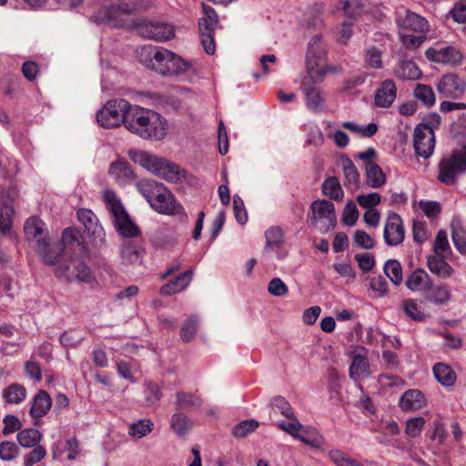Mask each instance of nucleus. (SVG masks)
<instances>
[{
    "label": "nucleus",
    "instance_id": "obj_1",
    "mask_svg": "<svg viewBox=\"0 0 466 466\" xmlns=\"http://www.w3.org/2000/svg\"><path fill=\"white\" fill-rule=\"evenodd\" d=\"M126 128L142 139L160 141L168 132V123L160 114L135 106L129 113Z\"/></svg>",
    "mask_w": 466,
    "mask_h": 466
},
{
    "label": "nucleus",
    "instance_id": "obj_2",
    "mask_svg": "<svg viewBox=\"0 0 466 466\" xmlns=\"http://www.w3.org/2000/svg\"><path fill=\"white\" fill-rule=\"evenodd\" d=\"M127 155L135 164L161 179L177 183L186 178V171L165 157L136 148H130Z\"/></svg>",
    "mask_w": 466,
    "mask_h": 466
},
{
    "label": "nucleus",
    "instance_id": "obj_3",
    "mask_svg": "<svg viewBox=\"0 0 466 466\" xmlns=\"http://www.w3.org/2000/svg\"><path fill=\"white\" fill-rule=\"evenodd\" d=\"M136 188L150 207L160 214L175 215L183 210L174 195L162 183L153 179H142L136 183Z\"/></svg>",
    "mask_w": 466,
    "mask_h": 466
},
{
    "label": "nucleus",
    "instance_id": "obj_4",
    "mask_svg": "<svg viewBox=\"0 0 466 466\" xmlns=\"http://www.w3.org/2000/svg\"><path fill=\"white\" fill-rule=\"evenodd\" d=\"M146 66L160 75L175 77H181L189 71H194L190 61L163 47L157 48L152 54Z\"/></svg>",
    "mask_w": 466,
    "mask_h": 466
},
{
    "label": "nucleus",
    "instance_id": "obj_5",
    "mask_svg": "<svg viewBox=\"0 0 466 466\" xmlns=\"http://www.w3.org/2000/svg\"><path fill=\"white\" fill-rule=\"evenodd\" d=\"M326 56V44L320 35H316L309 40L306 54L307 71L313 82L322 81L327 73Z\"/></svg>",
    "mask_w": 466,
    "mask_h": 466
},
{
    "label": "nucleus",
    "instance_id": "obj_6",
    "mask_svg": "<svg viewBox=\"0 0 466 466\" xmlns=\"http://www.w3.org/2000/svg\"><path fill=\"white\" fill-rule=\"evenodd\" d=\"M132 106L125 99H112L96 113V121L104 128H115L121 124L126 126Z\"/></svg>",
    "mask_w": 466,
    "mask_h": 466
},
{
    "label": "nucleus",
    "instance_id": "obj_7",
    "mask_svg": "<svg viewBox=\"0 0 466 466\" xmlns=\"http://www.w3.org/2000/svg\"><path fill=\"white\" fill-rule=\"evenodd\" d=\"M441 117L437 114L431 115L425 122L417 126L413 135V147L418 156L429 158L435 147L434 127H438Z\"/></svg>",
    "mask_w": 466,
    "mask_h": 466
},
{
    "label": "nucleus",
    "instance_id": "obj_8",
    "mask_svg": "<svg viewBox=\"0 0 466 466\" xmlns=\"http://www.w3.org/2000/svg\"><path fill=\"white\" fill-rule=\"evenodd\" d=\"M104 200L114 218L116 230L124 237L132 238L138 234L137 227L131 221L115 192L106 190Z\"/></svg>",
    "mask_w": 466,
    "mask_h": 466
},
{
    "label": "nucleus",
    "instance_id": "obj_9",
    "mask_svg": "<svg viewBox=\"0 0 466 466\" xmlns=\"http://www.w3.org/2000/svg\"><path fill=\"white\" fill-rule=\"evenodd\" d=\"M439 180L446 185H452L457 177L466 172V150L456 151L441 161L439 165Z\"/></svg>",
    "mask_w": 466,
    "mask_h": 466
},
{
    "label": "nucleus",
    "instance_id": "obj_10",
    "mask_svg": "<svg viewBox=\"0 0 466 466\" xmlns=\"http://www.w3.org/2000/svg\"><path fill=\"white\" fill-rule=\"evenodd\" d=\"M312 223L321 231L327 232L335 228L337 217L334 204L328 200H315L311 203Z\"/></svg>",
    "mask_w": 466,
    "mask_h": 466
},
{
    "label": "nucleus",
    "instance_id": "obj_11",
    "mask_svg": "<svg viewBox=\"0 0 466 466\" xmlns=\"http://www.w3.org/2000/svg\"><path fill=\"white\" fill-rule=\"evenodd\" d=\"M425 56L433 63L453 67L461 66L464 58L461 50L451 45L429 47L425 51Z\"/></svg>",
    "mask_w": 466,
    "mask_h": 466
},
{
    "label": "nucleus",
    "instance_id": "obj_12",
    "mask_svg": "<svg viewBox=\"0 0 466 466\" xmlns=\"http://www.w3.org/2000/svg\"><path fill=\"white\" fill-rule=\"evenodd\" d=\"M56 275L67 281L90 283L94 279L90 268L79 259H71L70 261L60 265L56 269Z\"/></svg>",
    "mask_w": 466,
    "mask_h": 466
},
{
    "label": "nucleus",
    "instance_id": "obj_13",
    "mask_svg": "<svg viewBox=\"0 0 466 466\" xmlns=\"http://www.w3.org/2000/svg\"><path fill=\"white\" fill-rule=\"evenodd\" d=\"M436 89L443 97L458 99L463 96L466 90V81L458 74L448 73L438 79Z\"/></svg>",
    "mask_w": 466,
    "mask_h": 466
},
{
    "label": "nucleus",
    "instance_id": "obj_14",
    "mask_svg": "<svg viewBox=\"0 0 466 466\" xmlns=\"http://www.w3.org/2000/svg\"><path fill=\"white\" fill-rule=\"evenodd\" d=\"M395 21L398 26L404 29L418 33H428L430 31L429 22L423 16L404 7L396 11Z\"/></svg>",
    "mask_w": 466,
    "mask_h": 466
},
{
    "label": "nucleus",
    "instance_id": "obj_15",
    "mask_svg": "<svg viewBox=\"0 0 466 466\" xmlns=\"http://www.w3.org/2000/svg\"><path fill=\"white\" fill-rule=\"evenodd\" d=\"M350 356L351 364L350 366V378L358 381L370 374L368 350L362 347L354 348Z\"/></svg>",
    "mask_w": 466,
    "mask_h": 466
},
{
    "label": "nucleus",
    "instance_id": "obj_16",
    "mask_svg": "<svg viewBox=\"0 0 466 466\" xmlns=\"http://www.w3.org/2000/svg\"><path fill=\"white\" fill-rule=\"evenodd\" d=\"M377 150L369 147L365 151L357 154L356 158L359 159L365 170L367 183L372 187H379V167L377 165Z\"/></svg>",
    "mask_w": 466,
    "mask_h": 466
},
{
    "label": "nucleus",
    "instance_id": "obj_17",
    "mask_svg": "<svg viewBox=\"0 0 466 466\" xmlns=\"http://www.w3.org/2000/svg\"><path fill=\"white\" fill-rule=\"evenodd\" d=\"M405 236L401 218L396 213L389 214L384 226L383 237L389 246L400 244Z\"/></svg>",
    "mask_w": 466,
    "mask_h": 466
},
{
    "label": "nucleus",
    "instance_id": "obj_18",
    "mask_svg": "<svg viewBox=\"0 0 466 466\" xmlns=\"http://www.w3.org/2000/svg\"><path fill=\"white\" fill-rule=\"evenodd\" d=\"M265 253L270 257H276L282 260L287 256V251L282 249L283 232L279 227H271L265 232Z\"/></svg>",
    "mask_w": 466,
    "mask_h": 466
},
{
    "label": "nucleus",
    "instance_id": "obj_19",
    "mask_svg": "<svg viewBox=\"0 0 466 466\" xmlns=\"http://www.w3.org/2000/svg\"><path fill=\"white\" fill-rule=\"evenodd\" d=\"M15 218L13 200L10 195L5 191L0 192V233L9 235L11 233Z\"/></svg>",
    "mask_w": 466,
    "mask_h": 466
},
{
    "label": "nucleus",
    "instance_id": "obj_20",
    "mask_svg": "<svg viewBox=\"0 0 466 466\" xmlns=\"http://www.w3.org/2000/svg\"><path fill=\"white\" fill-rule=\"evenodd\" d=\"M141 34L149 39L164 42L171 39L174 35V27L168 24L152 23L144 24L141 28Z\"/></svg>",
    "mask_w": 466,
    "mask_h": 466
},
{
    "label": "nucleus",
    "instance_id": "obj_21",
    "mask_svg": "<svg viewBox=\"0 0 466 466\" xmlns=\"http://www.w3.org/2000/svg\"><path fill=\"white\" fill-rule=\"evenodd\" d=\"M289 421L288 422H280L279 424V427L284 431L285 432L289 433V435L293 436L294 438L299 440L305 444H308L314 448L320 447L322 441L320 438L319 437H313V438H308L301 434L302 431V424L299 422V420L293 416L292 419H289Z\"/></svg>",
    "mask_w": 466,
    "mask_h": 466
},
{
    "label": "nucleus",
    "instance_id": "obj_22",
    "mask_svg": "<svg viewBox=\"0 0 466 466\" xmlns=\"http://www.w3.org/2000/svg\"><path fill=\"white\" fill-rule=\"evenodd\" d=\"M108 173L115 181L121 186L130 184L135 179L133 169L129 164L123 159L112 162Z\"/></svg>",
    "mask_w": 466,
    "mask_h": 466
},
{
    "label": "nucleus",
    "instance_id": "obj_23",
    "mask_svg": "<svg viewBox=\"0 0 466 466\" xmlns=\"http://www.w3.org/2000/svg\"><path fill=\"white\" fill-rule=\"evenodd\" d=\"M36 252L42 257L45 263L54 265L57 258L66 249L61 243L56 242L50 244L49 239L39 240L35 246Z\"/></svg>",
    "mask_w": 466,
    "mask_h": 466
},
{
    "label": "nucleus",
    "instance_id": "obj_24",
    "mask_svg": "<svg viewBox=\"0 0 466 466\" xmlns=\"http://www.w3.org/2000/svg\"><path fill=\"white\" fill-rule=\"evenodd\" d=\"M25 235L28 240H35L38 245L39 240H47V229L43 220L36 217L29 218L25 223Z\"/></svg>",
    "mask_w": 466,
    "mask_h": 466
},
{
    "label": "nucleus",
    "instance_id": "obj_25",
    "mask_svg": "<svg viewBox=\"0 0 466 466\" xmlns=\"http://www.w3.org/2000/svg\"><path fill=\"white\" fill-rule=\"evenodd\" d=\"M77 218L90 236L102 238L104 229L98 223L96 216L91 210L86 208L78 210Z\"/></svg>",
    "mask_w": 466,
    "mask_h": 466
},
{
    "label": "nucleus",
    "instance_id": "obj_26",
    "mask_svg": "<svg viewBox=\"0 0 466 466\" xmlns=\"http://www.w3.org/2000/svg\"><path fill=\"white\" fill-rule=\"evenodd\" d=\"M447 255H431L428 258V268L432 274L447 279L453 274V268L446 262Z\"/></svg>",
    "mask_w": 466,
    "mask_h": 466
},
{
    "label": "nucleus",
    "instance_id": "obj_27",
    "mask_svg": "<svg viewBox=\"0 0 466 466\" xmlns=\"http://www.w3.org/2000/svg\"><path fill=\"white\" fill-rule=\"evenodd\" d=\"M406 286L412 291H426L431 286V278L425 270L416 269L408 277Z\"/></svg>",
    "mask_w": 466,
    "mask_h": 466
},
{
    "label": "nucleus",
    "instance_id": "obj_28",
    "mask_svg": "<svg viewBox=\"0 0 466 466\" xmlns=\"http://www.w3.org/2000/svg\"><path fill=\"white\" fill-rule=\"evenodd\" d=\"M192 270H187L180 274L174 280L163 286L160 289V293L162 295L169 296L184 290L189 285L192 279Z\"/></svg>",
    "mask_w": 466,
    "mask_h": 466
},
{
    "label": "nucleus",
    "instance_id": "obj_29",
    "mask_svg": "<svg viewBox=\"0 0 466 466\" xmlns=\"http://www.w3.org/2000/svg\"><path fill=\"white\" fill-rule=\"evenodd\" d=\"M400 405L403 410H416L424 405L423 394L418 390H409L401 397Z\"/></svg>",
    "mask_w": 466,
    "mask_h": 466
},
{
    "label": "nucleus",
    "instance_id": "obj_30",
    "mask_svg": "<svg viewBox=\"0 0 466 466\" xmlns=\"http://www.w3.org/2000/svg\"><path fill=\"white\" fill-rule=\"evenodd\" d=\"M52 405L51 398L45 391H40L34 399L30 409V415L35 418H40L46 415Z\"/></svg>",
    "mask_w": 466,
    "mask_h": 466
},
{
    "label": "nucleus",
    "instance_id": "obj_31",
    "mask_svg": "<svg viewBox=\"0 0 466 466\" xmlns=\"http://www.w3.org/2000/svg\"><path fill=\"white\" fill-rule=\"evenodd\" d=\"M398 77L407 80H417L422 76L421 70L411 60H402L395 70Z\"/></svg>",
    "mask_w": 466,
    "mask_h": 466
},
{
    "label": "nucleus",
    "instance_id": "obj_32",
    "mask_svg": "<svg viewBox=\"0 0 466 466\" xmlns=\"http://www.w3.org/2000/svg\"><path fill=\"white\" fill-rule=\"evenodd\" d=\"M433 374L437 381L445 387L454 385L457 379L455 371L444 363L435 364L433 366Z\"/></svg>",
    "mask_w": 466,
    "mask_h": 466
},
{
    "label": "nucleus",
    "instance_id": "obj_33",
    "mask_svg": "<svg viewBox=\"0 0 466 466\" xmlns=\"http://www.w3.org/2000/svg\"><path fill=\"white\" fill-rule=\"evenodd\" d=\"M192 421L187 415L177 412L171 416L170 428L178 436H186L192 429Z\"/></svg>",
    "mask_w": 466,
    "mask_h": 466
},
{
    "label": "nucleus",
    "instance_id": "obj_34",
    "mask_svg": "<svg viewBox=\"0 0 466 466\" xmlns=\"http://www.w3.org/2000/svg\"><path fill=\"white\" fill-rule=\"evenodd\" d=\"M341 127L360 137H370L378 131V126L375 123L360 125L353 121H345L341 124Z\"/></svg>",
    "mask_w": 466,
    "mask_h": 466
},
{
    "label": "nucleus",
    "instance_id": "obj_35",
    "mask_svg": "<svg viewBox=\"0 0 466 466\" xmlns=\"http://www.w3.org/2000/svg\"><path fill=\"white\" fill-rule=\"evenodd\" d=\"M302 89L306 96L307 106L311 111L321 110L324 103V99L320 95L319 90L313 86H307L303 83Z\"/></svg>",
    "mask_w": 466,
    "mask_h": 466
},
{
    "label": "nucleus",
    "instance_id": "obj_36",
    "mask_svg": "<svg viewBox=\"0 0 466 466\" xmlns=\"http://www.w3.org/2000/svg\"><path fill=\"white\" fill-rule=\"evenodd\" d=\"M427 291L426 299L431 303L442 305L451 299V290L447 285H431Z\"/></svg>",
    "mask_w": 466,
    "mask_h": 466
},
{
    "label": "nucleus",
    "instance_id": "obj_37",
    "mask_svg": "<svg viewBox=\"0 0 466 466\" xmlns=\"http://www.w3.org/2000/svg\"><path fill=\"white\" fill-rule=\"evenodd\" d=\"M451 238L456 249L461 254L466 253L465 230L460 219L451 222Z\"/></svg>",
    "mask_w": 466,
    "mask_h": 466
},
{
    "label": "nucleus",
    "instance_id": "obj_38",
    "mask_svg": "<svg viewBox=\"0 0 466 466\" xmlns=\"http://www.w3.org/2000/svg\"><path fill=\"white\" fill-rule=\"evenodd\" d=\"M397 97V86L392 80L380 83V107L390 106Z\"/></svg>",
    "mask_w": 466,
    "mask_h": 466
},
{
    "label": "nucleus",
    "instance_id": "obj_39",
    "mask_svg": "<svg viewBox=\"0 0 466 466\" xmlns=\"http://www.w3.org/2000/svg\"><path fill=\"white\" fill-rule=\"evenodd\" d=\"M26 397L25 389L19 384L14 383L3 390V398L8 403L19 404Z\"/></svg>",
    "mask_w": 466,
    "mask_h": 466
},
{
    "label": "nucleus",
    "instance_id": "obj_40",
    "mask_svg": "<svg viewBox=\"0 0 466 466\" xmlns=\"http://www.w3.org/2000/svg\"><path fill=\"white\" fill-rule=\"evenodd\" d=\"M201 404V399L192 393L177 392L176 394V407L178 410H190Z\"/></svg>",
    "mask_w": 466,
    "mask_h": 466
},
{
    "label": "nucleus",
    "instance_id": "obj_41",
    "mask_svg": "<svg viewBox=\"0 0 466 466\" xmlns=\"http://www.w3.org/2000/svg\"><path fill=\"white\" fill-rule=\"evenodd\" d=\"M364 9L363 0H345L342 3V12L345 18L354 21Z\"/></svg>",
    "mask_w": 466,
    "mask_h": 466
},
{
    "label": "nucleus",
    "instance_id": "obj_42",
    "mask_svg": "<svg viewBox=\"0 0 466 466\" xmlns=\"http://www.w3.org/2000/svg\"><path fill=\"white\" fill-rule=\"evenodd\" d=\"M414 96L424 106L430 107L435 104L436 98L433 89L431 86L418 84L414 89Z\"/></svg>",
    "mask_w": 466,
    "mask_h": 466
},
{
    "label": "nucleus",
    "instance_id": "obj_43",
    "mask_svg": "<svg viewBox=\"0 0 466 466\" xmlns=\"http://www.w3.org/2000/svg\"><path fill=\"white\" fill-rule=\"evenodd\" d=\"M16 439L21 446L32 448L40 441L41 434L37 430L25 429L18 432Z\"/></svg>",
    "mask_w": 466,
    "mask_h": 466
},
{
    "label": "nucleus",
    "instance_id": "obj_44",
    "mask_svg": "<svg viewBox=\"0 0 466 466\" xmlns=\"http://www.w3.org/2000/svg\"><path fill=\"white\" fill-rule=\"evenodd\" d=\"M153 422L150 420H139L129 426L128 434L134 438L141 439L153 431Z\"/></svg>",
    "mask_w": 466,
    "mask_h": 466
},
{
    "label": "nucleus",
    "instance_id": "obj_45",
    "mask_svg": "<svg viewBox=\"0 0 466 466\" xmlns=\"http://www.w3.org/2000/svg\"><path fill=\"white\" fill-rule=\"evenodd\" d=\"M322 192L324 195L335 199L341 200L343 190L336 177H329L322 184Z\"/></svg>",
    "mask_w": 466,
    "mask_h": 466
},
{
    "label": "nucleus",
    "instance_id": "obj_46",
    "mask_svg": "<svg viewBox=\"0 0 466 466\" xmlns=\"http://www.w3.org/2000/svg\"><path fill=\"white\" fill-rule=\"evenodd\" d=\"M384 273L390 279V281L399 285L402 281L401 266L397 260H389L384 265Z\"/></svg>",
    "mask_w": 466,
    "mask_h": 466
},
{
    "label": "nucleus",
    "instance_id": "obj_47",
    "mask_svg": "<svg viewBox=\"0 0 466 466\" xmlns=\"http://www.w3.org/2000/svg\"><path fill=\"white\" fill-rule=\"evenodd\" d=\"M198 319L196 316H192L188 318L184 324L182 325L180 337L181 339L185 342L191 341L198 330Z\"/></svg>",
    "mask_w": 466,
    "mask_h": 466
},
{
    "label": "nucleus",
    "instance_id": "obj_48",
    "mask_svg": "<svg viewBox=\"0 0 466 466\" xmlns=\"http://www.w3.org/2000/svg\"><path fill=\"white\" fill-rule=\"evenodd\" d=\"M258 425V421L253 419L242 420L232 429V434L236 438H244L253 432Z\"/></svg>",
    "mask_w": 466,
    "mask_h": 466
},
{
    "label": "nucleus",
    "instance_id": "obj_49",
    "mask_svg": "<svg viewBox=\"0 0 466 466\" xmlns=\"http://www.w3.org/2000/svg\"><path fill=\"white\" fill-rule=\"evenodd\" d=\"M425 420L422 417H415L406 421L405 434L409 438H416L420 435L424 426Z\"/></svg>",
    "mask_w": 466,
    "mask_h": 466
},
{
    "label": "nucleus",
    "instance_id": "obj_50",
    "mask_svg": "<svg viewBox=\"0 0 466 466\" xmlns=\"http://www.w3.org/2000/svg\"><path fill=\"white\" fill-rule=\"evenodd\" d=\"M451 247L448 240V235L445 230H440L434 240V255H449Z\"/></svg>",
    "mask_w": 466,
    "mask_h": 466
},
{
    "label": "nucleus",
    "instance_id": "obj_51",
    "mask_svg": "<svg viewBox=\"0 0 466 466\" xmlns=\"http://www.w3.org/2000/svg\"><path fill=\"white\" fill-rule=\"evenodd\" d=\"M329 458L337 466H360L359 462L339 450H331Z\"/></svg>",
    "mask_w": 466,
    "mask_h": 466
},
{
    "label": "nucleus",
    "instance_id": "obj_52",
    "mask_svg": "<svg viewBox=\"0 0 466 466\" xmlns=\"http://www.w3.org/2000/svg\"><path fill=\"white\" fill-rule=\"evenodd\" d=\"M271 406L275 411L279 412L287 419H292L294 416L290 404L282 397H275L271 401Z\"/></svg>",
    "mask_w": 466,
    "mask_h": 466
},
{
    "label": "nucleus",
    "instance_id": "obj_53",
    "mask_svg": "<svg viewBox=\"0 0 466 466\" xmlns=\"http://www.w3.org/2000/svg\"><path fill=\"white\" fill-rule=\"evenodd\" d=\"M268 292L274 297H285L289 293V287L280 278H273L268 284Z\"/></svg>",
    "mask_w": 466,
    "mask_h": 466
},
{
    "label": "nucleus",
    "instance_id": "obj_54",
    "mask_svg": "<svg viewBox=\"0 0 466 466\" xmlns=\"http://www.w3.org/2000/svg\"><path fill=\"white\" fill-rule=\"evenodd\" d=\"M359 218V211L353 201H349L342 213V222L347 226H353Z\"/></svg>",
    "mask_w": 466,
    "mask_h": 466
},
{
    "label": "nucleus",
    "instance_id": "obj_55",
    "mask_svg": "<svg viewBox=\"0 0 466 466\" xmlns=\"http://www.w3.org/2000/svg\"><path fill=\"white\" fill-rule=\"evenodd\" d=\"M418 206L429 218H435L441 212V205L437 201L420 200Z\"/></svg>",
    "mask_w": 466,
    "mask_h": 466
},
{
    "label": "nucleus",
    "instance_id": "obj_56",
    "mask_svg": "<svg viewBox=\"0 0 466 466\" xmlns=\"http://www.w3.org/2000/svg\"><path fill=\"white\" fill-rule=\"evenodd\" d=\"M453 21L459 24L466 23V0H459L449 12Z\"/></svg>",
    "mask_w": 466,
    "mask_h": 466
},
{
    "label": "nucleus",
    "instance_id": "obj_57",
    "mask_svg": "<svg viewBox=\"0 0 466 466\" xmlns=\"http://www.w3.org/2000/svg\"><path fill=\"white\" fill-rule=\"evenodd\" d=\"M18 455V447L12 441H4L0 443V459L3 461H12Z\"/></svg>",
    "mask_w": 466,
    "mask_h": 466
},
{
    "label": "nucleus",
    "instance_id": "obj_58",
    "mask_svg": "<svg viewBox=\"0 0 466 466\" xmlns=\"http://www.w3.org/2000/svg\"><path fill=\"white\" fill-rule=\"evenodd\" d=\"M62 246L65 248H67L68 247H80L81 240L79 233L72 228H66L62 235L61 242Z\"/></svg>",
    "mask_w": 466,
    "mask_h": 466
},
{
    "label": "nucleus",
    "instance_id": "obj_59",
    "mask_svg": "<svg viewBox=\"0 0 466 466\" xmlns=\"http://www.w3.org/2000/svg\"><path fill=\"white\" fill-rule=\"evenodd\" d=\"M425 37L420 35H413L409 34L400 35L402 46L408 50L418 49L424 42Z\"/></svg>",
    "mask_w": 466,
    "mask_h": 466
},
{
    "label": "nucleus",
    "instance_id": "obj_60",
    "mask_svg": "<svg viewBox=\"0 0 466 466\" xmlns=\"http://www.w3.org/2000/svg\"><path fill=\"white\" fill-rule=\"evenodd\" d=\"M342 165L347 181L350 184H356L359 181L360 175L353 162L349 157H346Z\"/></svg>",
    "mask_w": 466,
    "mask_h": 466
},
{
    "label": "nucleus",
    "instance_id": "obj_61",
    "mask_svg": "<svg viewBox=\"0 0 466 466\" xmlns=\"http://www.w3.org/2000/svg\"><path fill=\"white\" fill-rule=\"evenodd\" d=\"M233 210L237 221L244 225L248 221V214L245 209L244 202L238 196L233 198Z\"/></svg>",
    "mask_w": 466,
    "mask_h": 466
},
{
    "label": "nucleus",
    "instance_id": "obj_62",
    "mask_svg": "<svg viewBox=\"0 0 466 466\" xmlns=\"http://www.w3.org/2000/svg\"><path fill=\"white\" fill-rule=\"evenodd\" d=\"M121 255L122 259L129 264H137L141 260V252L130 245L122 248Z\"/></svg>",
    "mask_w": 466,
    "mask_h": 466
},
{
    "label": "nucleus",
    "instance_id": "obj_63",
    "mask_svg": "<svg viewBox=\"0 0 466 466\" xmlns=\"http://www.w3.org/2000/svg\"><path fill=\"white\" fill-rule=\"evenodd\" d=\"M136 10V5L124 1H120L111 5L109 10V15L116 17L120 14L129 15Z\"/></svg>",
    "mask_w": 466,
    "mask_h": 466
},
{
    "label": "nucleus",
    "instance_id": "obj_64",
    "mask_svg": "<svg viewBox=\"0 0 466 466\" xmlns=\"http://www.w3.org/2000/svg\"><path fill=\"white\" fill-rule=\"evenodd\" d=\"M46 454V449L43 446H36L32 451L25 455V466H32L35 462L40 461Z\"/></svg>",
    "mask_w": 466,
    "mask_h": 466
}]
</instances>
